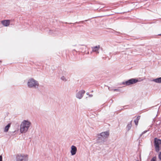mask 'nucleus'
Instances as JSON below:
<instances>
[{
  "label": "nucleus",
  "instance_id": "1",
  "mask_svg": "<svg viewBox=\"0 0 161 161\" xmlns=\"http://www.w3.org/2000/svg\"><path fill=\"white\" fill-rule=\"evenodd\" d=\"M109 131H106L101 133L97 140V142L99 145L103 144L107 140V138L109 135Z\"/></svg>",
  "mask_w": 161,
  "mask_h": 161
},
{
  "label": "nucleus",
  "instance_id": "2",
  "mask_svg": "<svg viewBox=\"0 0 161 161\" xmlns=\"http://www.w3.org/2000/svg\"><path fill=\"white\" fill-rule=\"evenodd\" d=\"M31 125V123L28 120H24L20 125V131L21 133L26 132Z\"/></svg>",
  "mask_w": 161,
  "mask_h": 161
},
{
  "label": "nucleus",
  "instance_id": "3",
  "mask_svg": "<svg viewBox=\"0 0 161 161\" xmlns=\"http://www.w3.org/2000/svg\"><path fill=\"white\" fill-rule=\"evenodd\" d=\"M27 86L29 88L36 89L38 88L39 84L37 81L31 78L28 80Z\"/></svg>",
  "mask_w": 161,
  "mask_h": 161
},
{
  "label": "nucleus",
  "instance_id": "4",
  "mask_svg": "<svg viewBox=\"0 0 161 161\" xmlns=\"http://www.w3.org/2000/svg\"><path fill=\"white\" fill-rule=\"evenodd\" d=\"M16 161H28V155L18 154L16 156Z\"/></svg>",
  "mask_w": 161,
  "mask_h": 161
},
{
  "label": "nucleus",
  "instance_id": "5",
  "mask_svg": "<svg viewBox=\"0 0 161 161\" xmlns=\"http://www.w3.org/2000/svg\"><path fill=\"white\" fill-rule=\"evenodd\" d=\"M138 81V80L137 79L134 78H131L125 82H122L123 85H125L127 86H129L130 85L135 84Z\"/></svg>",
  "mask_w": 161,
  "mask_h": 161
},
{
  "label": "nucleus",
  "instance_id": "6",
  "mask_svg": "<svg viewBox=\"0 0 161 161\" xmlns=\"http://www.w3.org/2000/svg\"><path fill=\"white\" fill-rule=\"evenodd\" d=\"M85 92V91L83 90L80 91L76 94V97L77 98L80 99L83 97Z\"/></svg>",
  "mask_w": 161,
  "mask_h": 161
},
{
  "label": "nucleus",
  "instance_id": "7",
  "mask_svg": "<svg viewBox=\"0 0 161 161\" xmlns=\"http://www.w3.org/2000/svg\"><path fill=\"white\" fill-rule=\"evenodd\" d=\"M76 147L74 145L72 146L71 147V150L70 151V153L71 155H75L76 154Z\"/></svg>",
  "mask_w": 161,
  "mask_h": 161
},
{
  "label": "nucleus",
  "instance_id": "8",
  "mask_svg": "<svg viewBox=\"0 0 161 161\" xmlns=\"http://www.w3.org/2000/svg\"><path fill=\"white\" fill-rule=\"evenodd\" d=\"M161 144V140L158 139L157 138H155L154 139V146H159Z\"/></svg>",
  "mask_w": 161,
  "mask_h": 161
},
{
  "label": "nucleus",
  "instance_id": "9",
  "mask_svg": "<svg viewBox=\"0 0 161 161\" xmlns=\"http://www.w3.org/2000/svg\"><path fill=\"white\" fill-rule=\"evenodd\" d=\"M2 24L5 26H8L10 23V20L9 19L4 20L1 21Z\"/></svg>",
  "mask_w": 161,
  "mask_h": 161
},
{
  "label": "nucleus",
  "instance_id": "10",
  "mask_svg": "<svg viewBox=\"0 0 161 161\" xmlns=\"http://www.w3.org/2000/svg\"><path fill=\"white\" fill-rule=\"evenodd\" d=\"M100 47L99 45L92 47V51L93 52H96L97 53H99L98 51L99 50Z\"/></svg>",
  "mask_w": 161,
  "mask_h": 161
},
{
  "label": "nucleus",
  "instance_id": "11",
  "mask_svg": "<svg viewBox=\"0 0 161 161\" xmlns=\"http://www.w3.org/2000/svg\"><path fill=\"white\" fill-rule=\"evenodd\" d=\"M152 81L157 83H161V77L153 79Z\"/></svg>",
  "mask_w": 161,
  "mask_h": 161
},
{
  "label": "nucleus",
  "instance_id": "12",
  "mask_svg": "<svg viewBox=\"0 0 161 161\" xmlns=\"http://www.w3.org/2000/svg\"><path fill=\"white\" fill-rule=\"evenodd\" d=\"M11 126V124L8 123L5 127L4 130V132H7L8 131L9 128Z\"/></svg>",
  "mask_w": 161,
  "mask_h": 161
},
{
  "label": "nucleus",
  "instance_id": "13",
  "mask_svg": "<svg viewBox=\"0 0 161 161\" xmlns=\"http://www.w3.org/2000/svg\"><path fill=\"white\" fill-rule=\"evenodd\" d=\"M132 121V120H131L127 126L126 128L128 131L129 130L131 127Z\"/></svg>",
  "mask_w": 161,
  "mask_h": 161
},
{
  "label": "nucleus",
  "instance_id": "14",
  "mask_svg": "<svg viewBox=\"0 0 161 161\" xmlns=\"http://www.w3.org/2000/svg\"><path fill=\"white\" fill-rule=\"evenodd\" d=\"M140 116H138L136 119L135 120H134V122L135 123V124L136 125H137L138 123V121L140 119Z\"/></svg>",
  "mask_w": 161,
  "mask_h": 161
},
{
  "label": "nucleus",
  "instance_id": "15",
  "mask_svg": "<svg viewBox=\"0 0 161 161\" xmlns=\"http://www.w3.org/2000/svg\"><path fill=\"white\" fill-rule=\"evenodd\" d=\"M49 33L50 34L52 35H55V34H57L56 31H50Z\"/></svg>",
  "mask_w": 161,
  "mask_h": 161
},
{
  "label": "nucleus",
  "instance_id": "16",
  "mask_svg": "<svg viewBox=\"0 0 161 161\" xmlns=\"http://www.w3.org/2000/svg\"><path fill=\"white\" fill-rule=\"evenodd\" d=\"M155 150L156 152H158L159 150V146H155Z\"/></svg>",
  "mask_w": 161,
  "mask_h": 161
},
{
  "label": "nucleus",
  "instance_id": "17",
  "mask_svg": "<svg viewBox=\"0 0 161 161\" xmlns=\"http://www.w3.org/2000/svg\"><path fill=\"white\" fill-rule=\"evenodd\" d=\"M156 157H154L151 159V161H156Z\"/></svg>",
  "mask_w": 161,
  "mask_h": 161
},
{
  "label": "nucleus",
  "instance_id": "18",
  "mask_svg": "<svg viewBox=\"0 0 161 161\" xmlns=\"http://www.w3.org/2000/svg\"><path fill=\"white\" fill-rule=\"evenodd\" d=\"M61 79L63 81H66V80L65 78V77H64V76H62L61 78Z\"/></svg>",
  "mask_w": 161,
  "mask_h": 161
},
{
  "label": "nucleus",
  "instance_id": "19",
  "mask_svg": "<svg viewBox=\"0 0 161 161\" xmlns=\"http://www.w3.org/2000/svg\"><path fill=\"white\" fill-rule=\"evenodd\" d=\"M147 130H145L143 132H142V134L140 135V136H141L143 134L146 133L147 132Z\"/></svg>",
  "mask_w": 161,
  "mask_h": 161
},
{
  "label": "nucleus",
  "instance_id": "20",
  "mask_svg": "<svg viewBox=\"0 0 161 161\" xmlns=\"http://www.w3.org/2000/svg\"><path fill=\"white\" fill-rule=\"evenodd\" d=\"M158 157L159 159L161 160V152L160 153V154H159Z\"/></svg>",
  "mask_w": 161,
  "mask_h": 161
},
{
  "label": "nucleus",
  "instance_id": "21",
  "mask_svg": "<svg viewBox=\"0 0 161 161\" xmlns=\"http://www.w3.org/2000/svg\"><path fill=\"white\" fill-rule=\"evenodd\" d=\"M3 161V157L1 155H0V161Z\"/></svg>",
  "mask_w": 161,
  "mask_h": 161
},
{
  "label": "nucleus",
  "instance_id": "22",
  "mask_svg": "<svg viewBox=\"0 0 161 161\" xmlns=\"http://www.w3.org/2000/svg\"><path fill=\"white\" fill-rule=\"evenodd\" d=\"M114 91H119V90L118 89H114Z\"/></svg>",
  "mask_w": 161,
  "mask_h": 161
},
{
  "label": "nucleus",
  "instance_id": "23",
  "mask_svg": "<svg viewBox=\"0 0 161 161\" xmlns=\"http://www.w3.org/2000/svg\"><path fill=\"white\" fill-rule=\"evenodd\" d=\"M92 96H93V95L92 94H91V95H89V96L90 97H92Z\"/></svg>",
  "mask_w": 161,
  "mask_h": 161
},
{
  "label": "nucleus",
  "instance_id": "24",
  "mask_svg": "<svg viewBox=\"0 0 161 161\" xmlns=\"http://www.w3.org/2000/svg\"><path fill=\"white\" fill-rule=\"evenodd\" d=\"M86 94H87V95H89V92H87V93H86Z\"/></svg>",
  "mask_w": 161,
  "mask_h": 161
},
{
  "label": "nucleus",
  "instance_id": "25",
  "mask_svg": "<svg viewBox=\"0 0 161 161\" xmlns=\"http://www.w3.org/2000/svg\"><path fill=\"white\" fill-rule=\"evenodd\" d=\"M108 89H109V90H110V91H111L112 90L111 89L109 88L108 87Z\"/></svg>",
  "mask_w": 161,
  "mask_h": 161
},
{
  "label": "nucleus",
  "instance_id": "26",
  "mask_svg": "<svg viewBox=\"0 0 161 161\" xmlns=\"http://www.w3.org/2000/svg\"><path fill=\"white\" fill-rule=\"evenodd\" d=\"M158 35L161 36V34H158Z\"/></svg>",
  "mask_w": 161,
  "mask_h": 161
},
{
  "label": "nucleus",
  "instance_id": "27",
  "mask_svg": "<svg viewBox=\"0 0 161 161\" xmlns=\"http://www.w3.org/2000/svg\"><path fill=\"white\" fill-rule=\"evenodd\" d=\"M89 52H87V54H89Z\"/></svg>",
  "mask_w": 161,
  "mask_h": 161
},
{
  "label": "nucleus",
  "instance_id": "28",
  "mask_svg": "<svg viewBox=\"0 0 161 161\" xmlns=\"http://www.w3.org/2000/svg\"><path fill=\"white\" fill-rule=\"evenodd\" d=\"M126 106H124V108H125V107H126Z\"/></svg>",
  "mask_w": 161,
  "mask_h": 161
},
{
  "label": "nucleus",
  "instance_id": "29",
  "mask_svg": "<svg viewBox=\"0 0 161 161\" xmlns=\"http://www.w3.org/2000/svg\"><path fill=\"white\" fill-rule=\"evenodd\" d=\"M93 92V91H92V92Z\"/></svg>",
  "mask_w": 161,
  "mask_h": 161
},
{
  "label": "nucleus",
  "instance_id": "30",
  "mask_svg": "<svg viewBox=\"0 0 161 161\" xmlns=\"http://www.w3.org/2000/svg\"><path fill=\"white\" fill-rule=\"evenodd\" d=\"M0 62H1V61L0 60Z\"/></svg>",
  "mask_w": 161,
  "mask_h": 161
},
{
  "label": "nucleus",
  "instance_id": "31",
  "mask_svg": "<svg viewBox=\"0 0 161 161\" xmlns=\"http://www.w3.org/2000/svg\"><path fill=\"white\" fill-rule=\"evenodd\" d=\"M138 161V160H137V161Z\"/></svg>",
  "mask_w": 161,
  "mask_h": 161
}]
</instances>
